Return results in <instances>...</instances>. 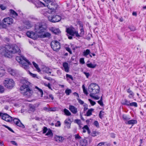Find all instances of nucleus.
<instances>
[{"label":"nucleus","mask_w":146,"mask_h":146,"mask_svg":"<svg viewBox=\"0 0 146 146\" xmlns=\"http://www.w3.org/2000/svg\"><path fill=\"white\" fill-rule=\"evenodd\" d=\"M1 54L5 57L11 58L14 54L21 52L19 46L16 44L6 45L0 49Z\"/></svg>","instance_id":"nucleus-1"},{"label":"nucleus","mask_w":146,"mask_h":146,"mask_svg":"<svg viewBox=\"0 0 146 146\" xmlns=\"http://www.w3.org/2000/svg\"><path fill=\"white\" fill-rule=\"evenodd\" d=\"M23 85L20 87V90L21 93L23 95L29 97L31 96L33 91L32 89L30 88V83L27 80L23 79L21 81Z\"/></svg>","instance_id":"nucleus-2"},{"label":"nucleus","mask_w":146,"mask_h":146,"mask_svg":"<svg viewBox=\"0 0 146 146\" xmlns=\"http://www.w3.org/2000/svg\"><path fill=\"white\" fill-rule=\"evenodd\" d=\"M16 60L20 64H21V67L25 70L29 68V65H31V63L27 59L25 58L22 55H19L16 56Z\"/></svg>","instance_id":"nucleus-3"},{"label":"nucleus","mask_w":146,"mask_h":146,"mask_svg":"<svg viewBox=\"0 0 146 146\" xmlns=\"http://www.w3.org/2000/svg\"><path fill=\"white\" fill-rule=\"evenodd\" d=\"M88 90L90 93V94H97L100 91V88L97 84L92 83L89 86Z\"/></svg>","instance_id":"nucleus-4"},{"label":"nucleus","mask_w":146,"mask_h":146,"mask_svg":"<svg viewBox=\"0 0 146 146\" xmlns=\"http://www.w3.org/2000/svg\"><path fill=\"white\" fill-rule=\"evenodd\" d=\"M15 82L13 80L10 78H6L3 82L4 86L8 89H12L15 86Z\"/></svg>","instance_id":"nucleus-5"},{"label":"nucleus","mask_w":146,"mask_h":146,"mask_svg":"<svg viewBox=\"0 0 146 146\" xmlns=\"http://www.w3.org/2000/svg\"><path fill=\"white\" fill-rule=\"evenodd\" d=\"M45 3V7L52 10H55L57 8V5L55 2L51 1L50 0H47Z\"/></svg>","instance_id":"nucleus-6"},{"label":"nucleus","mask_w":146,"mask_h":146,"mask_svg":"<svg viewBox=\"0 0 146 146\" xmlns=\"http://www.w3.org/2000/svg\"><path fill=\"white\" fill-rule=\"evenodd\" d=\"M50 45L52 49L55 51H58L60 48V43L56 40L52 41L51 42Z\"/></svg>","instance_id":"nucleus-7"},{"label":"nucleus","mask_w":146,"mask_h":146,"mask_svg":"<svg viewBox=\"0 0 146 146\" xmlns=\"http://www.w3.org/2000/svg\"><path fill=\"white\" fill-rule=\"evenodd\" d=\"M66 31L67 33L72 36L75 35L77 37H79L80 36L78 31H76L74 28L73 27H70L67 28Z\"/></svg>","instance_id":"nucleus-8"},{"label":"nucleus","mask_w":146,"mask_h":146,"mask_svg":"<svg viewBox=\"0 0 146 146\" xmlns=\"http://www.w3.org/2000/svg\"><path fill=\"white\" fill-rule=\"evenodd\" d=\"M48 18L49 21L52 23L58 22L61 19V17L59 15H55L49 16L48 17Z\"/></svg>","instance_id":"nucleus-9"},{"label":"nucleus","mask_w":146,"mask_h":146,"mask_svg":"<svg viewBox=\"0 0 146 146\" xmlns=\"http://www.w3.org/2000/svg\"><path fill=\"white\" fill-rule=\"evenodd\" d=\"M35 29L36 32L39 33H41L44 31L45 29L43 27V25L39 24L36 25L35 27Z\"/></svg>","instance_id":"nucleus-10"},{"label":"nucleus","mask_w":146,"mask_h":146,"mask_svg":"<svg viewBox=\"0 0 146 146\" xmlns=\"http://www.w3.org/2000/svg\"><path fill=\"white\" fill-rule=\"evenodd\" d=\"M2 119L8 122H11L13 120V117L6 113H4Z\"/></svg>","instance_id":"nucleus-11"},{"label":"nucleus","mask_w":146,"mask_h":146,"mask_svg":"<svg viewBox=\"0 0 146 146\" xmlns=\"http://www.w3.org/2000/svg\"><path fill=\"white\" fill-rule=\"evenodd\" d=\"M3 23L7 25H11L13 23V20L11 17H6L2 20Z\"/></svg>","instance_id":"nucleus-12"},{"label":"nucleus","mask_w":146,"mask_h":146,"mask_svg":"<svg viewBox=\"0 0 146 146\" xmlns=\"http://www.w3.org/2000/svg\"><path fill=\"white\" fill-rule=\"evenodd\" d=\"M27 36L34 39H36L37 38V34L32 31H28L26 33Z\"/></svg>","instance_id":"nucleus-13"},{"label":"nucleus","mask_w":146,"mask_h":146,"mask_svg":"<svg viewBox=\"0 0 146 146\" xmlns=\"http://www.w3.org/2000/svg\"><path fill=\"white\" fill-rule=\"evenodd\" d=\"M54 139L58 143L62 142L64 139L63 137L57 135L54 136Z\"/></svg>","instance_id":"nucleus-14"},{"label":"nucleus","mask_w":146,"mask_h":146,"mask_svg":"<svg viewBox=\"0 0 146 146\" xmlns=\"http://www.w3.org/2000/svg\"><path fill=\"white\" fill-rule=\"evenodd\" d=\"M13 121L14 123L17 126L22 128L24 127V125L21 123L19 119L17 118H14L13 119Z\"/></svg>","instance_id":"nucleus-15"},{"label":"nucleus","mask_w":146,"mask_h":146,"mask_svg":"<svg viewBox=\"0 0 146 146\" xmlns=\"http://www.w3.org/2000/svg\"><path fill=\"white\" fill-rule=\"evenodd\" d=\"M70 110L73 114H75L77 112V108L72 105H70L69 107Z\"/></svg>","instance_id":"nucleus-16"},{"label":"nucleus","mask_w":146,"mask_h":146,"mask_svg":"<svg viewBox=\"0 0 146 146\" xmlns=\"http://www.w3.org/2000/svg\"><path fill=\"white\" fill-rule=\"evenodd\" d=\"M62 66L64 68L65 71L66 72H68L69 71L70 67L68 64L66 62L63 63Z\"/></svg>","instance_id":"nucleus-17"},{"label":"nucleus","mask_w":146,"mask_h":146,"mask_svg":"<svg viewBox=\"0 0 146 146\" xmlns=\"http://www.w3.org/2000/svg\"><path fill=\"white\" fill-rule=\"evenodd\" d=\"M50 30L53 33L55 34H58L60 33V31L58 29L55 27H51Z\"/></svg>","instance_id":"nucleus-18"},{"label":"nucleus","mask_w":146,"mask_h":146,"mask_svg":"<svg viewBox=\"0 0 146 146\" xmlns=\"http://www.w3.org/2000/svg\"><path fill=\"white\" fill-rule=\"evenodd\" d=\"M39 37L41 38H49L51 36L50 34L48 32H46L39 35Z\"/></svg>","instance_id":"nucleus-19"},{"label":"nucleus","mask_w":146,"mask_h":146,"mask_svg":"<svg viewBox=\"0 0 146 146\" xmlns=\"http://www.w3.org/2000/svg\"><path fill=\"white\" fill-rule=\"evenodd\" d=\"M8 70L9 73L13 76H15L17 74V72L16 70L11 68L9 69Z\"/></svg>","instance_id":"nucleus-20"},{"label":"nucleus","mask_w":146,"mask_h":146,"mask_svg":"<svg viewBox=\"0 0 146 146\" xmlns=\"http://www.w3.org/2000/svg\"><path fill=\"white\" fill-rule=\"evenodd\" d=\"M88 143L87 141L85 139H83L80 141V145L81 146H87Z\"/></svg>","instance_id":"nucleus-21"},{"label":"nucleus","mask_w":146,"mask_h":146,"mask_svg":"<svg viewBox=\"0 0 146 146\" xmlns=\"http://www.w3.org/2000/svg\"><path fill=\"white\" fill-rule=\"evenodd\" d=\"M64 123L67 128L69 129L70 128L71 124V121L70 119H66L64 121Z\"/></svg>","instance_id":"nucleus-22"},{"label":"nucleus","mask_w":146,"mask_h":146,"mask_svg":"<svg viewBox=\"0 0 146 146\" xmlns=\"http://www.w3.org/2000/svg\"><path fill=\"white\" fill-rule=\"evenodd\" d=\"M9 11L10 15H12L13 17L14 18L16 17L18 15V14L13 9H10Z\"/></svg>","instance_id":"nucleus-23"},{"label":"nucleus","mask_w":146,"mask_h":146,"mask_svg":"<svg viewBox=\"0 0 146 146\" xmlns=\"http://www.w3.org/2000/svg\"><path fill=\"white\" fill-rule=\"evenodd\" d=\"M82 129L83 130L82 131L83 133H85L86 132V131H87L88 134H90V131L87 125H84Z\"/></svg>","instance_id":"nucleus-24"},{"label":"nucleus","mask_w":146,"mask_h":146,"mask_svg":"<svg viewBox=\"0 0 146 146\" xmlns=\"http://www.w3.org/2000/svg\"><path fill=\"white\" fill-rule=\"evenodd\" d=\"M35 88L36 89L35 90L36 91L38 92L39 94L40 95L41 97H42L43 93L42 90L39 88L38 87L36 86L35 87Z\"/></svg>","instance_id":"nucleus-25"},{"label":"nucleus","mask_w":146,"mask_h":146,"mask_svg":"<svg viewBox=\"0 0 146 146\" xmlns=\"http://www.w3.org/2000/svg\"><path fill=\"white\" fill-rule=\"evenodd\" d=\"M43 69V71L46 73L48 74H51V70L48 67L45 66L44 67Z\"/></svg>","instance_id":"nucleus-26"},{"label":"nucleus","mask_w":146,"mask_h":146,"mask_svg":"<svg viewBox=\"0 0 146 146\" xmlns=\"http://www.w3.org/2000/svg\"><path fill=\"white\" fill-rule=\"evenodd\" d=\"M130 103V102L127 100L126 99L122 100L121 102V104H122L123 105H126L128 106H129Z\"/></svg>","instance_id":"nucleus-27"},{"label":"nucleus","mask_w":146,"mask_h":146,"mask_svg":"<svg viewBox=\"0 0 146 146\" xmlns=\"http://www.w3.org/2000/svg\"><path fill=\"white\" fill-rule=\"evenodd\" d=\"M45 3H42L40 1H38L36 4V6L37 7H45Z\"/></svg>","instance_id":"nucleus-28"},{"label":"nucleus","mask_w":146,"mask_h":146,"mask_svg":"<svg viewBox=\"0 0 146 146\" xmlns=\"http://www.w3.org/2000/svg\"><path fill=\"white\" fill-rule=\"evenodd\" d=\"M32 63L33 65L36 68V70L38 72H40L41 70L39 67L38 65L34 62H33Z\"/></svg>","instance_id":"nucleus-29"},{"label":"nucleus","mask_w":146,"mask_h":146,"mask_svg":"<svg viewBox=\"0 0 146 146\" xmlns=\"http://www.w3.org/2000/svg\"><path fill=\"white\" fill-rule=\"evenodd\" d=\"M137 123V121L136 120H131L125 123L126 124L129 125H133Z\"/></svg>","instance_id":"nucleus-30"},{"label":"nucleus","mask_w":146,"mask_h":146,"mask_svg":"<svg viewBox=\"0 0 146 146\" xmlns=\"http://www.w3.org/2000/svg\"><path fill=\"white\" fill-rule=\"evenodd\" d=\"M87 66L89 68H94L97 66V64H93L91 63L86 64Z\"/></svg>","instance_id":"nucleus-31"},{"label":"nucleus","mask_w":146,"mask_h":146,"mask_svg":"<svg viewBox=\"0 0 146 146\" xmlns=\"http://www.w3.org/2000/svg\"><path fill=\"white\" fill-rule=\"evenodd\" d=\"M100 134V132L95 131H93L92 132L91 135L92 136L94 137L99 135Z\"/></svg>","instance_id":"nucleus-32"},{"label":"nucleus","mask_w":146,"mask_h":146,"mask_svg":"<svg viewBox=\"0 0 146 146\" xmlns=\"http://www.w3.org/2000/svg\"><path fill=\"white\" fill-rule=\"evenodd\" d=\"M94 109L92 108H91L89 109L86 113V115L87 116H90L92 115V112L93 111Z\"/></svg>","instance_id":"nucleus-33"},{"label":"nucleus","mask_w":146,"mask_h":146,"mask_svg":"<svg viewBox=\"0 0 146 146\" xmlns=\"http://www.w3.org/2000/svg\"><path fill=\"white\" fill-rule=\"evenodd\" d=\"M127 92L129 94V95L128 97L129 98H132L134 96V94L129 89L127 90Z\"/></svg>","instance_id":"nucleus-34"},{"label":"nucleus","mask_w":146,"mask_h":146,"mask_svg":"<svg viewBox=\"0 0 146 146\" xmlns=\"http://www.w3.org/2000/svg\"><path fill=\"white\" fill-rule=\"evenodd\" d=\"M64 112L65 114L67 116H70L71 115V113L66 108H65L64 110Z\"/></svg>","instance_id":"nucleus-35"},{"label":"nucleus","mask_w":146,"mask_h":146,"mask_svg":"<svg viewBox=\"0 0 146 146\" xmlns=\"http://www.w3.org/2000/svg\"><path fill=\"white\" fill-rule=\"evenodd\" d=\"M5 73V70L2 67H0V77H1L4 76Z\"/></svg>","instance_id":"nucleus-36"},{"label":"nucleus","mask_w":146,"mask_h":146,"mask_svg":"<svg viewBox=\"0 0 146 146\" xmlns=\"http://www.w3.org/2000/svg\"><path fill=\"white\" fill-rule=\"evenodd\" d=\"M7 27V25L4 24L3 22H0V29H6Z\"/></svg>","instance_id":"nucleus-37"},{"label":"nucleus","mask_w":146,"mask_h":146,"mask_svg":"<svg viewBox=\"0 0 146 146\" xmlns=\"http://www.w3.org/2000/svg\"><path fill=\"white\" fill-rule=\"evenodd\" d=\"M96 94H90L89 96L95 100H98L100 99V97L98 96H94Z\"/></svg>","instance_id":"nucleus-38"},{"label":"nucleus","mask_w":146,"mask_h":146,"mask_svg":"<svg viewBox=\"0 0 146 146\" xmlns=\"http://www.w3.org/2000/svg\"><path fill=\"white\" fill-rule=\"evenodd\" d=\"M25 25H27L26 28L29 29V28L31 27L32 25L31 24L30 22L29 21H27L25 22Z\"/></svg>","instance_id":"nucleus-39"},{"label":"nucleus","mask_w":146,"mask_h":146,"mask_svg":"<svg viewBox=\"0 0 146 146\" xmlns=\"http://www.w3.org/2000/svg\"><path fill=\"white\" fill-rule=\"evenodd\" d=\"M109 145V144H106L105 142H101L97 145V146H108Z\"/></svg>","instance_id":"nucleus-40"},{"label":"nucleus","mask_w":146,"mask_h":146,"mask_svg":"<svg viewBox=\"0 0 146 146\" xmlns=\"http://www.w3.org/2000/svg\"><path fill=\"white\" fill-rule=\"evenodd\" d=\"M30 110L32 111H34L35 109V105L30 104L29 106Z\"/></svg>","instance_id":"nucleus-41"},{"label":"nucleus","mask_w":146,"mask_h":146,"mask_svg":"<svg viewBox=\"0 0 146 146\" xmlns=\"http://www.w3.org/2000/svg\"><path fill=\"white\" fill-rule=\"evenodd\" d=\"M90 52V51L89 49H87L86 51H84L83 52V55L84 56H86Z\"/></svg>","instance_id":"nucleus-42"},{"label":"nucleus","mask_w":146,"mask_h":146,"mask_svg":"<svg viewBox=\"0 0 146 146\" xmlns=\"http://www.w3.org/2000/svg\"><path fill=\"white\" fill-rule=\"evenodd\" d=\"M80 29L81 32L80 33V35L81 36L83 35L84 33V32L83 30V27L82 25H81L80 26Z\"/></svg>","instance_id":"nucleus-43"},{"label":"nucleus","mask_w":146,"mask_h":146,"mask_svg":"<svg viewBox=\"0 0 146 146\" xmlns=\"http://www.w3.org/2000/svg\"><path fill=\"white\" fill-rule=\"evenodd\" d=\"M65 92L67 95H69L72 93V91L70 89L68 88L65 90Z\"/></svg>","instance_id":"nucleus-44"},{"label":"nucleus","mask_w":146,"mask_h":146,"mask_svg":"<svg viewBox=\"0 0 146 146\" xmlns=\"http://www.w3.org/2000/svg\"><path fill=\"white\" fill-rule=\"evenodd\" d=\"M129 106H134L135 107H137V104L136 102H132L131 103H130L129 104Z\"/></svg>","instance_id":"nucleus-45"},{"label":"nucleus","mask_w":146,"mask_h":146,"mask_svg":"<svg viewBox=\"0 0 146 146\" xmlns=\"http://www.w3.org/2000/svg\"><path fill=\"white\" fill-rule=\"evenodd\" d=\"M82 88L83 90L84 93L86 95H87L88 94L87 90L86 89L84 85L82 86Z\"/></svg>","instance_id":"nucleus-46"},{"label":"nucleus","mask_w":146,"mask_h":146,"mask_svg":"<svg viewBox=\"0 0 146 146\" xmlns=\"http://www.w3.org/2000/svg\"><path fill=\"white\" fill-rule=\"evenodd\" d=\"M46 135L48 136L50 135L51 137H52L53 136V133L50 130H49L46 133Z\"/></svg>","instance_id":"nucleus-47"},{"label":"nucleus","mask_w":146,"mask_h":146,"mask_svg":"<svg viewBox=\"0 0 146 146\" xmlns=\"http://www.w3.org/2000/svg\"><path fill=\"white\" fill-rule=\"evenodd\" d=\"M5 90V88L1 85H0V93H3Z\"/></svg>","instance_id":"nucleus-48"},{"label":"nucleus","mask_w":146,"mask_h":146,"mask_svg":"<svg viewBox=\"0 0 146 146\" xmlns=\"http://www.w3.org/2000/svg\"><path fill=\"white\" fill-rule=\"evenodd\" d=\"M88 100L90 102L92 106L96 104L95 102L92 101L90 99H88Z\"/></svg>","instance_id":"nucleus-49"},{"label":"nucleus","mask_w":146,"mask_h":146,"mask_svg":"<svg viewBox=\"0 0 146 146\" xmlns=\"http://www.w3.org/2000/svg\"><path fill=\"white\" fill-rule=\"evenodd\" d=\"M122 117L124 120H128L130 119V118L125 115H123Z\"/></svg>","instance_id":"nucleus-50"},{"label":"nucleus","mask_w":146,"mask_h":146,"mask_svg":"<svg viewBox=\"0 0 146 146\" xmlns=\"http://www.w3.org/2000/svg\"><path fill=\"white\" fill-rule=\"evenodd\" d=\"M94 125L96 126L98 128L99 127V124L98 122L97 121H94Z\"/></svg>","instance_id":"nucleus-51"},{"label":"nucleus","mask_w":146,"mask_h":146,"mask_svg":"<svg viewBox=\"0 0 146 146\" xmlns=\"http://www.w3.org/2000/svg\"><path fill=\"white\" fill-rule=\"evenodd\" d=\"M66 77L67 79H68V78H69L71 79L72 80H73V78L71 75L66 74Z\"/></svg>","instance_id":"nucleus-52"},{"label":"nucleus","mask_w":146,"mask_h":146,"mask_svg":"<svg viewBox=\"0 0 146 146\" xmlns=\"http://www.w3.org/2000/svg\"><path fill=\"white\" fill-rule=\"evenodd\" d=\"M104 113V112L102 111H100L99 115L100 117V118H101V119H102L103 117V116L104 115V114H103Z\"/></svg>","instance_id":"nucleus-53"},{"label":"nucleus","mask_w":146,"mask_h":146,"mask_svg":"<svg viewBox=\"0 0 146 146\" xmlns=\"http://www.w3.org/2000/svg\"><path fill=\"white\" fill-rule=\"evenodd\" d=\"M75 122L77 123L79 125H80L81 124V121L78 119H75L74 121Z\"/></svg>","instance_id":"nucleus-54"},{"label":"nucleus","mask_w":146,"mask_h":146,"mask_svg":"<svg viewBox=\"0 0 146 146\" xmlns=\"http://www.w3.org/2000/svg\"><path fill=\"white\" fill-rule=\"evenodd\" d=\"M74 136L76 139H80L81 138V137L78 134L75 135Z\"/></svg>","instance_id":"nucleus-55"},{"label":"nucleus","mask_w":146,"mask_h":146,"mask_svg":"<svg viewBox=\"0 0 146 146\" xmlns=\"http://www.w3.org/2000/svg\"><path fill=\"white\" fill-rule=\"evenodd\" d=\"M3 126L7 128V129H8L10 131H11L12 132H14L11 129V128L9 127L8 126H6L5 125H3Z\"/></svg>","instance_id":"nucleus-56"},{"label":"nucleus","mask_w":146,"mask_h":146,"mask_svg":"<svg viewBox=\"0 0 146 146\" xmlns=\"http://www.w3.org/2000/svg\"><path fill=\"white\" fill-rule=\"evenodd\" d=\"M61 123L59 121H58L55 124V126L56 127H60V126Z\"/></svg>","instance_id":"nucleus-57"},{"label":"nucleus","mask_w":146,"mask_h":146,"mask_svg":"<svg viewBox=\"0 0 146 146\" xmlns=\"http://www.w3.org/2000/svg\"><path fill=\"white\" fill-rule=\"evenodd\" d=\"M83 73L85 75L87 78H88L90 76V74L89 72H84Z\"/></svg>","instance_id":"nucleus-58"},{"label":"nucleus","mask_w":146,"mask_h":146,"mask_svg":"<svg viewBox=\"0 0 146 146\" xmlns=\"http://www.w3.org/2000/svg\"><path fill=\"white\" fill-rule=\"evenodd\" d=\"M50 98H51V100H53L54 99V97L52 96V95L51 94H49V97H46L45 98L46 99H50Z\"/></svg>","instance_id":"nucleus-59"},{"label":"nucleus","mask_w":146,"mask_h":146,"mask_svg":"<svg viewBox=\"0 0 146 146\" xmlns=\"http://www.w3.org/2000/svg\"><path fill=\"white\" fill-rule=\"evenodd\" d=\"M98 103L101 106H103L104 104L103 102L102 101L100 100L98 101Z\"/></svg>","instance_id":"nucleus-60"},{"label":"nucleus","mask_w":146,"mask_h":146,"mask_svg":"<svg viewBox=\"0 0 146 146\" xmlns=\"http://www.w3.org/2000/svg\"><path fill=\"white\" fill-rule=\"evenodd\" d=\"M88 139L89 143L90 144L91 143L92 140V138L91 137L89 136V137L87 138Z\"/></svg>","instance_id":"nucleus-61"},{"label":"nucleus","mask_w":146,"mask_h":146,"mask_svg":"<svg viewBox=\"0 0 146 146\" xmlns=\"http://www.w3.org/2000/svg\"><path fill=\"white\" fill-rule=\"evenodd\" d=\"M29 74L33 77L35 78L36 76V74H33L30 72H29Z\"/></svg>","instance_id":"nucleus-62"},{"label":"nucleus","mask_w":146,"mask_h":146,"mask_svg":"<svg viewBox=\"0 0 146 146\" xmlns=\"http://www.w3.org/2000/svg\"><path fill=\"white\" fill-rule=\"evenodd\" d=\"M80 63L82 64H83L85 63L84 58H81L80 59Z\"/></svg>","instance_id":"nucleus-63"},{"label":"nucleus","mask_w":146,"mask_h":146,"mask_svg":"<svg viewBox=\"0 0 146 146\" xmlns=\"http://www.w3.org/2000/svg\"><path fill=\"white\" fill-rule=\"evenodd\" d=\"M47 131V128L46 127H44L43 129V133L44 134L46 133Z\"/></svg>","instance_id":"nucleus-64"}]
</instances>
